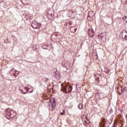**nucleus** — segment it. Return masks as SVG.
Here are the masks:
<instances>
[{
	"instance_id": "obj_1",
	"label": "nucleus",
	"mask_w": 127,
	"mask_h": 127,
	"mask_svg": "<svg viewBox=\"0 0 127 127\" xmlns=\"http://www.w3.org/2000/svg\"><path fill=\"white\" fill-rule=\"evenodd\" d=\"M49 103H51V105H49V107L51 111H54L55 110V107H56V101L54 99H51L49 100Z\"/></svg>"
},
{
	"instance_id": "obj_2",
	"label": "nucleus",
	"mask_w": 127,
	"mask_h": 127,
	"mask_svg": "<svg viewBox=\"0 0 127 127\" xmlns=\"http://www.w3.org/2000/svg\"><path fill=\"white\" fill-rule=\"evenodd\" d=\"M62 91L63 92H64L65 94L70 93V92L72 91V86H71V85H65L63 87Z\"/></svg>"
},
{
	"instance_id": "obj_3",
	"label": "nucleus",
	"mask_w": 127,
	"mask_h": 127,
	"mask_svg": "<svg viewBox=\"0 0 127 127\" xmlns=\"http://www.w3.org/2000/svg\"><path fill=\"white\" fill-rule=\"evenodd\" d=\"M88 20L91 21V20H94L95 19V14L93 12H89L88 13V16H87Z\"/></svg>"
},
{
	"instance_id": "obj_4",
	"label": "nucleus",
	"mask_w": 127,
	"mask_h": 127,
	"mask_svg": "<svg viewBox=\"0 0 127 127\" xmlns=\"http://www.w3.org/2000/svg\"><path fill=\"white\" fill-rule=\"evenodd\" d=\"M41 27V24H38L37 22H33L32 23V27L35 29H37Z\"/></svg>"
},
{
	"instance_id": "obj_5",
	"label": "nucleus",
	"mask_w": 127,
	"mask_h": 127,
	"mask_svg": "<svg viewBox=\"0 0 127 127\" xmlns=\"http://www.w3.org/2000/svg\"><path fill=\"white\" fill-rule=\"evenodd\" d=\"M98 37L99 38H101L102 40L103 41H105L106 39H107V35L106 34V33H102L98 35Z\"/></svg>"
},
{
	"instance_id": "obj_6",
	"label": "nucleus",
	"mask_w": 127,
	"mask_h": 127,
	"mask_svg": "<svg viewBox=\"0 0 127 127\" xmlns=\"http://www.w3.org/2000/svg\"><path fill=\"white\" fill-rule=\"evenodd\" d=\"M6 114L7 117H11L12 118V114H13V111L10 110V109H8L7 110H6Z\"/></svg>"
},
{
	"instance_id": "obj_7",
	"label": "nucleus",
	"mask_w": 127,
	"mask_h": 127,
	"mask_svg": "<svg viewBox=\"0 0 127 127\" xmlns=\"http://www.w3.org/2000/svg\"><path fill=\"white\" fill-rule=\"evenodd\" d=\"M53 11H49L48 13L47 14V16H48V18L49 19H51V18H52L53 17Z\"/></svg>"
},
{
	"instance_id": "obj_8",
	"label": "nucleus",
	"mask_w": 127,
	"mask_h": 127,
	"mask_svg": "<svg viewBox=\"0 0 127 127\" xmlns=\"http://www.w3.org/2000/svg\"><path fill=\"white\" fill-rule=\"evenodd\" d=\"M76 30H77V28L72 27L70 29V31H71L72 33H75V32H76Z\"/></svg>"
},
{
	"instance_id": "obj_9",
	"label": "nucleus",
	"mask_w": 127,
	"mask_h": 127,
	"mask_svg": "<svg viewBox=\"0 0 127 127\" xmlns=\"http://www.w3.org/2000/svg\"><path fill=\"white\" fill-rule=\"evenodd\" d=\"M88 34H89L90 37H91V38L93 37V36L94 35V34L93 33V32H92L91 33V31L90 30H88Z\"/></svg>"
},
{
	"instance_id": "obj_10",
	"label": "nucleus",
	"mask_w": 127,
	"mask_h": 127,
	"mask_svg": "<svg viewBox=\"0 0 127 127\" xmlns=\"http://www.w3.org/2000/svg\"><path fill=\"white\" fill-rule=\"evenodd\" d=\"M105 126V122L103 121L100 124V127H103Z\"/></svg>"
},
{
	"instance_id": "obj_11",
	"label": "nucleus",
	"mask_w": 127,
	"mask_h": 127,
	"mask_svg": "<svg viewBox=\"0 0 127 127\" xmlns=\"http://www.w3.org/2000/svg\"><path fill=\"white\" fill-rule=\"evenodd\" d=\"M78 108L80 109V110L83 109V105H82V104H79L78 105Z\"/></svg>"
},
{
	"instance_id": "obj_12",
	"label": "nucleus",
	"mask_w": 127,
	"mask_h": 127,
	"mask_svg": "<svg viewBox=\"0 0 127 127\" xmlns=\"http://www.w3.org/2000/svg\"><path fill=\"white\" fill-rule=\"evenodd\" d=\"M56 78H57L58 80H59V79H60V75L59 74H57L56 75Z\"/></svg>"
},
{
	"instance_id": "obj_13",
	"label": "nucleus",
	"mask_w": 127,
	"mask_h": 127,
	"mask_svg": "<svg viewBox=\"0 0 127 127\" xmlns=\"http://www.w3.org/2000/svg\"><path fill=\"white\" fill-rule=\"evenodd\" d=\"M73 13V11L70 10L68 11V14H69V16H71V15H72V14Z\"/></svg>"
},
{
	"instance_id": "obj_14",
	"label": "nucleus",
	"mask_w": 127,
	"mask_h": 127,
	"mask_svg": "<svg viewBox=\"0 0 127 127\" xmlns=\"http://www.w3.org/2000/svg\"><path fill=\"white\" fill-rule=\"evenodd\" d=\"M123 89H124V90H122V93H124L125 91L127 90V86H125Z\"/></svg>"
},
{
	"instance_id": "obj_15",
	"label": "nucleus",
	"mask_w": 127,
	"mask_h": 127,
	"mask_svg": "<svg viewBox=\"0 0 127 127\" xmlns=\"http://www.w3.org/2000/svg\"><path fill=\"white\" fill-rule=\"evenodd\" d=\"M105 71L106 73H109V72H110V69L106 68V69H105Z\"/></svg>"
},
{
	"instance_id": "obj_16",
	"label": "nucleus",
	"mask_w": 127,
	"mask_h": 127,
	"mask_svg": "<svg viewBox=\"0 0 127 127\" xmlns=\"http://www.w3.org/2000/svg\"><path fill=\"white\" fill-rule=\"evenodd\" d=\"M65 114V111L64 110H63V112L61 113V115L62 116H63V115H64Z\"/></svg>"
},
{
	"instance_id": "obj_17",
	"label": "nucleus",
	"mask_w": 127,
	"mask_h": 127,
	"mask_svg": "<svg viewBox=\"0 0 127 127\" xmlns=\"http://www.w3.org/2000/svg\"><path fill=\"white\" fill-rule=\"evenodd\" d=\"M82 118L83 119H86V120H88V118L87 117H86L85 115H83Z\"/></svg>"
},
{
	"instance_id": "obj_18",
	"label": "nucleus",
	"mask_w": 127,
	"mask_h": 127,
	"mask_svg": "<svg viewBox=\"0 0 127 127\" xmlns=\"http://www.w3.org/2000/svg\"><path fill=\"white\" fill-rule=\"evenodd\" d=\"M125 33H126L127 34V32L125 31L124 32L122 33V35H125Z\"/></svg>"
},
{
	"instance_id": "obj_19",
	"label": "nucleus",
	"mask_w": 127,
	"mask_h": 127,
	"mask_svg": "<svg viewBox=\"0 0 127 127\" xmlns=\"http://www.w3.org/2000/svg\"><path fill=\"white\" fill-rule=\"evenodd\" d=\"M126 19H127V16H125L123 18L124 20H126Z\"/></svg>"
},
{
	"instance_id": "obj_20",
	"label": "nucleus",
	"mask_w": 127,
	"mask_h": 127,
	"mask_svg": "<svg viewBox=\"0 0 127 127\" xmlns=\"http://www.w3.org/2000/svg\"><path fill=\"white\" fill-rule=\"evenodd\" d=\"M16 72H17V74H19V71H16Z\"/></svg>"
},
{
	"instance_id": "obj_21",
	"label": "nucleus",
	"mask_w": 127,
	"mask_h": 127,
	"mask_svg": "<svg viewBox=\"0 0 127 127\" xmlns=\"http://www.w3.org/2000/svg\"><path fill=\"white\" fill-rule=\"evenodd\" d=\"M62 87H63V84H61Z\"/></svg>"
},
{
	"instance_id": "obj_22",
	"label": "nucleus",
	"mask_w": 127,
	"mask_h": 127,
	"mask_svg": "<svg viewBox=\"0 0 127 127\" xmlns=\"http://www.w3.org/2000/svg\"><path fill=\"white\" fill-rule=\"evenodd\" d=\"M126 36H127V35H125V37H126Z\"/></svg>"
},
{
	"instance_id": "obj_23",
	"label": "nucleus",
	"mask_w": 127,
	"mask_h": 127,
	"mask_svg": "<svg viewBox=\"0 0 127 127\" xmlns=\"http://www.w3.org/2000/svg\"><path fill=\"white\" fill-rule=\"evenodd\" d=\"M126 22H127V20L126 21Z\"/></svg>"
}]
</instances>
